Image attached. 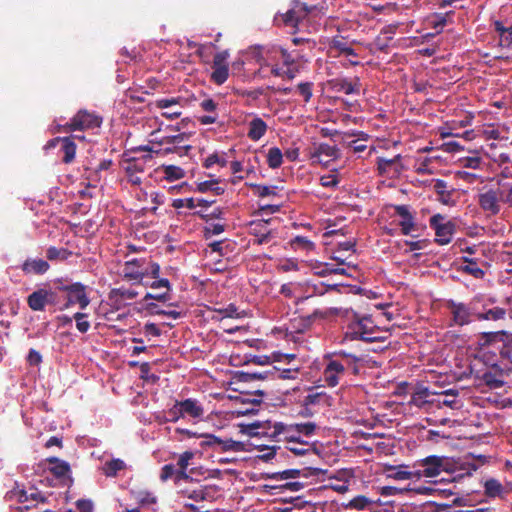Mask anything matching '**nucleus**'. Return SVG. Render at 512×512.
I'll return each mask as SVG.
<instances>
[{
	"label": "nucleus",
	"instance_id": "f257e3e1",
	"mask_svg": "<svg viewBox=\"0 0 512 512\" xmlns=\"http://www.w3.org/2000/svg\"><path fill=\"white\" fill-rule=\"evenodd\" d=\"M346 338L351 340H362L365 342H385L390 333L377 326L371 316H361L352 311L351 322L346 331Z\"/></svg>",
	"mask_w": 512,
	"mask_h": 512
},
{
	"label": "nucleus",
	"instance_id": "f03ea898",
	"mask_svg": "<svg viewBox=\"0 0 512 512\" xmlns=\"http://www.w3.org/2000/svg\"><path fill=\"white\" fill-rule=\"evenodd\" d=\"M487 344L499 352L500 364L493 363L492 368H499L501 374H507L512 367V334L504 331L485 334Z\"/></svg>",
	"mask_w": 512,
	"mask_h": 512
},
{
	"label": "nucleus",
	"instance_id": "7ed1b4c3",
	"mask_svg": "<svg viewBox=\"0 0 512 512\" xmlns=\"http://www.w3.org/2000/svg\"><path fill=\"white\" fill-rule=\"evenodd\" d=\"M102 118L96 113L85 109L79 110L69 122L64 125H57L56 132L83 131L100 127Z\"/></svg>",
	"mask_w": 512,
	"mask_h": 512
},
{
	"label": "nucleus",
	"instance_id": "20e7f679",
	"mask_svg": "<svg viewBox=\"0 0 512 512\" xmlns=\"http://www.w3.org/2000/svg\"><path fill=\"white\" fill-rule=\"evenodd\" d=\"M59 289L62 290V293H66L62 305L59 306L60 311L66 310L76 303L79 304L81 309H85L90 303V299L86 294V287L80 282L69 285L62 282Z\"/></svg>",
	"mask_w": 512,
	"mask_h": 512
},
{
	"label": "nucleus",
	"instance_id": "39448f33",
	"mask_svg": "<svg viewBox=\"0 0 512 512\" xmlns=\"http://www.w3.org/2000/svg\"><path fill=\"white\" fill-rule=\"evenodd\" d=\"M418 466L421 467V469L415 471L417 478H434L439 476L442 472H449L451 470L449 459L437 455H430L421 459L418 461Z\"/></svg>",
	"mask_w": 512,
	"mask_h": 512
},
{
	"label": "nucleus",
	"instance_id": "423d86ee",
	"mask_svg": "<svg viewBox=\"0 0 512 512\" xmlns=\"http://www.w3.org/2000/svg\"><path fill=\"white\" fill-rule=\"evenodd\" d=\"M430 227L435 231V241L439 245H446L451 242L456 231V225L453 221L447 220L442 214H435L429 220Z\"/></svg>",
	"mask_w": 512,
	"mask_h": 512
},
{
	"label": "nucleus",
	"instance_id": "0eeeda50",
	"mask_svg": "<svg viewBox=\"0 0 512 512\" xmlns=\"http://www.w3.org/2000/svg\"><path fill=\"white\" fill-rule=\"evenodd\" d=\"M479 207L489 215L495 216L501 210V191L497 188L483 187L477 196Z\"/></svg>",
	"mask_w": 512,
	"mask_h": 512
},
{
	"label": "nucleus",
	"instance_id": "6e6552de",
	"mask_svg": "<svg viewBox=\"0 0 512 512\" xmlns=\"http://www.w3.org/2000/svg\"><path fill=\"white\" fill-rule=\"evenodd\" d=\"M275 422L270 420L255 421L248 424H239L240 432L252 438L264 437L269 441L278 442V435H274Z\"/></svg>",
	"mask_w": 512,
	"mask_h": 512
},
{
	"label": "nucleus",
	"instance_id": "1a4fd4ad",
	"mask_svg": "<svg viewBox=\"0 0 512 512\" xmlns=\"http://www.w3.org/2000/svg\"><path fill=\"white\" fill-rule=\"evenodd\" d=\"M229 58L228 50L218 52L214 55L212 62V73L210 79L217 85L225 83L229 76V67L227 60Z\"/></svg>",
	"mask_w": 512,
	"mask_h": 512
},
{
	"label": "nucleus",
	"instance_id": "9d476101",
	"mask_svg": "<svg viewBox=\"0 0 512 512\" xmlns=\"http://www.w3.org/2000/svg\"><path fill=\"white\" fill-rule=\"evenodd\" d=\"M494 39L502 48L512 47V19H501L492 22Z\"/></svg>",
	"mask_w": 512,
	"mask_h": 512
},
{
	"label": "nucleus",
	"instance_id": "9b49d317",
	"mask_svg": "<svg viewBox=\"0 0 512 512\" xmlns=\"http://www.w3.org/2000/svg\"><path fill=\"white\" fill-rule=\"evenodd\" d=\"M309 10L304 4H297L294 8L275 17V21H281L284 26L293 29V33L298 31L299 23L307 16Z\"/></svg>",
	"mask_w": 512,
	"mask_h": 512
},
{
	"label": "nucleus",
	"instance_id": "f8f14e48",
	"mask_svg": "<svg viewBox=\"0 0 512 512\" xmlns=\"http://www.w3.org/2000/svg\"><path fill=\"white\" fill-rule=\"evenodd\" d=\"M325 359L327 364L323 371L324 380L329 387H335L339 384L340 377L345 372L344 363L333 357H325Z\"/></svg>",
	"mask_w": 512,
	"mask_h": 512
},
{
	"label": "nucleus",
	"instance_id": "ddd939ff",
	"mask_svg": "<svg viewBox=\"0 0 512 512\" xmlns=\"http://www.w3.org/2000/svg\"><path fill=\"white\" fill-rule=\"evenodd\" d=\"M144 259L134 258L126 261L123 267V276L127 280L135 281L138 284H143V279L148 275V269H141L144 265Z\"/></svg>",
	"mask_w": 512,
	"mask_h": 512
},
{
	"label": "nucleus",
	"instance_id": "4468645a",
	"mask_svg": "<svg viewBox=\"0 0 512 512\" xmlns=\"http://www.w3.org/2000/svg\"><path fill=\"white\" fill-rule=\"evenodd\" d=\"M446 306L452 314L454 324L464 326L471 322L472 313L465 303L450 299L447 301Z\"/></svg>",
	"mask_w": 512,
	"mask_h": 512
},
{
	"label": "nucleus",
	"instance_id": "2eb2a0df",
	"mask_svg": "<svg viewBox=\"0 0 512 512\" xmlns=\"http://www.w3.org/2000/svg\"><path fill=\"white\" fill-rule=\"evenodd\" d=\"M190 486L180 489L178 491L183 497H187L196 502L207 501L212 498L211 487L200 485L198 482L193 480V483H189Z\"/></svg>",
	"mask_w": 512,
	"mask_h": 512
},
{
	"label": "nucleus",
	"instance_id": "dca6fc26",
	"mask_svg": "<svg viewBox=\"0 0 512 512\" xmlns=\"http://www.w3.org/2000/svg\"><path fill=\"white\" fill-rule=\"evenodd\" d=\"M274 435H278L279 441H287L288 443H295L303 445L300 441V435L294 424H284L282 422H275L273 430Z\"/></svg>",
	"mask_w": 512,
	"mask_h": 512
},
{
	"label": "nucleus",
	"instance_id": "f3484780",
	"mask_svg": "<svg viewBox=\"0 0 512 512\" xmlns=\"http://www.w3.org/2000/svg\"><path fill=\"white\" fill-rule=\"evenodd\" d=\"M403 169V165L401 163V155H396L393 158H377V170L380 175H397Z\"/></svg>",
	"mask_w": 512,
	"mask_h": 512
},
{
	"label": "nucleus",
	"instance_id": "a211bd4d",
	"mask_svg": "<svg viewBox=\"0 0 512 512\" xmlns=\"http://www.w3.org/2000/svg\"><path fill=\"white\" fill-rule=\"evenodd\" d=\"M394 210L395 213L402 218V220L399 222L402 234H411L412 231L416 229V224L414 222L413 215L409 211V207L407 205H395Z\"/></svg>",
	"mask_w": 512,
	"mask_h": 512
},
{
	"label": "nucleus",
	"instance_id": "6ab92c4d",
	"mask_svg": "<svg viewBox=\"0 0 512 512\" xmlns=\"http://www.w3.org/2000/svg\"><path fill=\"white\" fill-rule=\"evenodd\" d=\"M181 412L184 417H190L193 419H200L204 415V409L202 405L196 399L188 398L182 401H178Z\"/></svg>",
	"mask_w": 512,
	"mask_h": 512
},
{
	"label": "nucleus",
	"instance_id": "aec40b11",
	"mask_svg": "<svg viewBox=\"0 0 512 512\" xmlns=\"http://www.w3.org/2000/svg\"><path fill=\"white\" fill-rule=\"evenodd\" d=\"M332 88L337 92H343L347 95L360 93V80L355 78V81H349L346 78H337L331 82Z\"/></svg>",
	"mask_w": 512,
	"mask_h": 512
},
{
	"label": "nucleus",
	"instance_id": "412c9836",
	"mask_svg": "<svg viewBox=\"0 0 512 512\" xmlns=\"http://www.w3.org/2000/svg\"><path fill=\"white\" fill-rule=\"evenodd\" d=\"M278 373V369L276 367H272L270 370L260 372V373H248L239 371L236 373L235 378L238 382L248 383L254 380H265V379H275V375Z\"/></svg>",
	"mask_w": 512,
	"mask_h": 512
},
{
	"label": "nucleus",
	"instance_id": "4be33fe9",
	"mask_svg": "<svg viewBox=\"0 0 512 512\" xmlns=\"http://www.w3.org/2000/svg\"><path fill=\"white\" fill-rule=\"evenodd\" d=\"M427 387L418 386L417 389L412 393L409 405L416 406L418 408H425L427 405L433 404L434 400H429L431 395H434Z\"/></svg>",
	"mask_w": 512,
	"mask_h": 512
},
{
	"label": "nucleus",
	"instance_id": "5701e85b",
	"mask_svg": "<svg viewBox=\"0 0 512 512\" xmlns=\"http://www.w3.org/2000/svg\"><path fill=\"white\" fill-rule=\"evenodd\" d=\"M50 268L49 263L43 259L28 258L21 266L25 274L41 275L46 273Z\"/></svg>",
	"mask_w": 512,
	"mask_h": 512
},
{
	"label": "nucleus",
	"instance_id": "b1692460",
	"mask_svg": "<svg viewBox=\"0 0 512 512\" xmlns=\"http://www.w3.org/2000/svg\"><path fill=\"white\" fill-rule=\"evenodd\" d=\"M329 48L338 51L345 56L358 57V53L352 48L351 44L343 36H335L329 41Z\"/></svg>",
	"mask_w": 512,
	"mask_h": 512
},
{
	"label": "nucleus",
	"instance_id": "393cba45",
	"mask_svg": "<svg viewBox=\"0 0 512 512\" xmlns=\"http://www.w3.org/2000/svg\"><path fill=\"white\" fill-rule=\"evenodd\" d=\"M384 471L388 478L397 481L409 480L416 477L415 471L407 470V466L405 465H389L385 467Z\"/></svg>",
	"mask_w": 512,
	"mask_h": 512
},
{
	"label": "nucleus",
	"instance_id": "a878e982",
	"mask_svg": "<svg viewBox=\"0 0 512 512\" xmlns=\"http://www.w3.org/2000/svg\"><path fill=\"white\" fill-rule=\"evenodd\" d=\"M267 129L268 126L266 122L262 118L256 116L249 122L247 136L252 141H258L265 135Z\"/></svg>",
	"mask_w": 512,
	"mask_h": 512
},
{
	"label": "nucleus",
	"instance_id": "bb28decb",
	"mask_svg": "<svg viewBox=\"0 0 512 512\" xmlns=\"http://www.w3.org/2000/svg\"><path fill=\"white\" fill-rule=\"evenodd\" d=\"M313 156L317 157L320 162H329L330 160H335L339 157V149L336 146H331L327 143H320L315 148Z\"/></svg>",
	"mask_w": 512,
	"mask_h": 512
},
{
	"label": "nucleus",
	"instance_id": "cd10ccee",
	"mask_svg": "<svg viewBox=\"0 0 512 512\" xmlns=\"http://www.w3.org/2000/svg\"><path fill=\"white\" fill-rule=\"evenodd\" d=\"M27 305L32 311H44L47 305L44 288H38L27 297Z\"/></svg>",
	"mask_w": 512,
	"mask_h": 512
},
{
	"label": "nucleus",
	"instance_id": "c85d7f7f",
	"mask_svg": "<svg viewBox=\"0 0 512 512\" xmlns=\"http://www.w3.org/2000/svg\"><path fill=\"white\" fill-rule=\"evenodd\" d=\"M62 284V280L58 279L54 282V288H44V293L46 294L47 305L54 307V310H59V306L63 303V298L61 296L62 290L59 289V286Z\"/></svg>",
	"mask_w": 512,
	"mask_h": 512
},
{
	"label": "nucleus",
	"instance_id": "c756f323",
	"mask_svg": "<svg viewBox=\"0 0 512 512\" xmlns=\"http://www.w3.org/2000/svg\"><path fill=\"white\" fill-rule=\"evenodd\" d=\"M253 235L256 237L255 243L266 244L273 237L272 230L268 229V221H262L254 225L252 228Z\"/></svg>",
	"mask_w": 512,
	"mask_h": 512
},
{
	"label": "nucleus",
	"instance_id": "7c9ffc66",
	"mask_svg": "<svg viewBox=\"0 0 512 512\" xmlns=\"http://www.w3.org/2000/svg\"><path fill=\"white\" fill-rule=\"evenodd\" d=\"M46 461L51 464L49 471L56 477L61 478L70 472V465L57 457H49Z\"/></svg>",
	"mask_w": 512,
	"mask_h": 512
},
{
	"label": "nucleus",
	"instance_id": "2f4dec72",
	"mask_svg": "<svg viewBox=\"0 0 512 512\" xmlns=\"http://www.w3.org/2000/svg\"><path fill=\"white\" fill-rule=\"evenodd\" d=\"M466 265L461 267V271L473 276L476 279H482L485 276V272L478 266L477 260L469 257L461 258Z\"/></svg>",
	"mask_w": 512,
	"mask_h": 512
},
{
	"label": "nucleus",
	"instance_id": "473e14b6",
	"mask_svg": "<svg viewBox=\"0 0 512 512\" xmlns=\"http://www.w3.org/2000/svg\"><path fill=\"white\" fill-rule=\"evenodd\" d=\"M60 151L63 153V163L69 164L74 161L76 155V144L71 137H63Z\"/></svg>",
	"mask_w": 512,
	"mask_h": 512
},
{
	"label": "nucleus",
	"instance_id": "72a5a7b5",
	"mask_svg": "<svg viewBox=\"0 0 512 512\" xmlns=\"http://www.w3.org/2000/svg\"><path fill=\"white\" fill-rule=\"evenodd\" d=\"M433 189L438 194V200L443 204H449L451 202L452 192L447 188V182L442 179L433 180Z\"/></svg>",
	"mask_w": 512,
	"mask_h": 512
},
{
	"label": "nucleus",
	"instance_id": "f704fd0d",
	"mask_svg": "<svg viewBox=\"0 0 512 512\" xmlns=\"http://www.w3.org/2000/svg\"><path fill=\"white\" fill-rule=\"evenodd\" d=\"M484 492L490 498L502 497L504 487L497 479L490 478L484 483Z\"/></svg>",
	"mask_w": 512,
	"mask_h": 512
},
{
	"label": "nucleus",
	"instance_id": "c9c22d12",
	"mask_svg": "<svg viewBox=\"0 0 512 512\" xmlns=\"http://www.w3.org/2000/svg\"><path fill=\"white\" fill-rule=\"evenodd\" d=\"M451 14H453L452 11L447 13H435L427 19V23L429 26L435 29V34H439L447 24V18Z\"/></svg>",
	"mask_w": 512,
	"mask_h": 512
},
{
	"label": "nucleus",
	"instance_id": "e433bc0d",
	"mask_svg": "<svg viewBox=\"0 0 512 512\" xmlns=\"http://www.w3.org/2000/svg\"><path fill=\"white\" fill-rule=\"evenodd\" d=\"M475 316H476V319L479 321H483V320L498 321V320H502L505 318L506 310L501 307H494L485 312L477 313Z\"/></svg>",
	"mask_w": 512,
	"mask_h": 512
},
{
	"label": "nucleus",
	"instance_id": "4c0bfd02",
	"mask_svg": "<svg viewBox=\"0 0 512 512\" xmlns=\"http://www.w3.org/2000/svg\"><path fill=\"white\" fill-rule=\"evenodd\" d=\"M126 464L121 459H112L107 461L102 467L103 474L107 477H115L117 473L125 469Z\"/></svg>",
	"mask_w": 512,
	"mask_h": 512
},
{
	"label": "nucleus",
	"instance_id": "58836bf2",
	"mask_svg": "<svg viewBox=\"0 0 512 512\" xmlns=\"http://www.w3.org/2000/svg\"><path fill=\"white\" fill-rule=\"evenodd\" d=\"M219 180L212 179V180H206L203 182H199L196 187V191L205 193L208 191L213 192L215 195H222L225 191L223 187L218 186Z\"/></svg>",
	"mask_w": 512,
	"mask_h": 512
},
{
	"label": "nucleus",
	"instance_id": "ea45409f",
	"mask_svg": "<svg viewBox=\"0 0 512 512\" xmlns=\"http://www.w3.org/2000/svg\"><path fill=\"white\" fill-rule=\"evenodd\" d=\"M301 475V471L299 469H287L279 472L273 473H264V479H272V480H287L290 478H298Z\"/></svg>",
	"mask_w": 512,
	"mask_h": 512
},
{
	"label": "nucleus",
	"instance_id": "a19ab883",
	"mask_svg": "<svg viewBox=\"0 0 512 512\" xmlns=\"http://www.w3.org/2000/svg\"><path fill=\"white\" fill-rule=\"evenodd\" d=\"M72 255V252L65 248L50 246L46 251V257L50 261H65Z\"/></svg>",
	"mask_w": 512,
	"mask_h": 512
},
{
	"label": "nucleus",
	"instance_id": "79ce46f5",
	"mask_svg": "<svg viewBox=\"0 0 512 512\" xmlns=\"http://www.w3.org/2000/svg\"><path fill=\"white\" fill-rule=\"evenodd\" d=\"M218 451L220 452H244L247 451L245 444L240 441H235L232 439H221L220 445L218 447Z\"/></svg>",
	"mask_w": 512,
	"mask_h": 512
},
{
	"label": "nucleus",
	"instance_id": "37998d69",
	"mask_svg": "<svg viewBox=\"0 0 512 512\" xmlns=\"http://www.w3.org/2000/svg\"><path fill=\"white\" fill-rule=\"evenodd\" d=\"M373 505V501L366 496L359 495L351 499L345 508L356 509V510H368Z\"/></svg>",
	"mask_w": 512,
	"mask_h": 512
},
{
	"label": "nucleus",
	"instance_id": "c03bdc74",
	"mask_svg": "<svg viewBox=\"0 0 512 512\" xmlns=\"http://www.w3.org/2000/svg\"><path fill=\"white\" fill-rule=\"evenodd\" d=\"M283 163V153L278 147H271L267 153V164L271 169L279 168Z\"/></svg>",
	"mask_w": 512,
	"mask_h": 512
},
{
	"label": "nucleus",
	"instance_id": "a18cd8bd",
	"mask_svg": "<svg viewBox=\"0 0 512 512\" xmlns=\"http://www.w3.org/2000/svg\"><path fill=\"white\" fill-rule=\"evenodd\" d=\"M164 178L169 181L179 180L185 177V171L176 165H163Z\"/></svg>",
	"mask_w": 512,
	"mask_h": 512
},
{
	"label": "nucleus",
	"instance_id": "49530a36",
	"mask_svg": "<svg viewBox=\"0 0 512 512\" xmlns=\"http://www.w3.org/2000/svg\"><path fill=\"white\" fill-rule=\"evenodd\" d=\"M255 448L260 451H264L263 454L259 455L258 458L263 461H269L277 456V451L280 450V447L277 446H268L262 444H252Z\"/></svg>",
	"mask_w": 512,
	"mask_h": 512
},
{
	"label": "nucleus",
	"instance_id": "de8ad7c7",
	"mask_svg": "<svg viewBox=\"0 0 512 512\" xmlns=\"http://www.w3.org/2000/svg\"><path fill=\"white\" fill-rule=\"evenodd\" d=\"M254 395L258 396V398H250L249 394H243L241 392L240 396H236L235 400L239 401L242 404H250L252 406H259L262 403L261 397L264 395V392L262 390H255L253 392Z\"/></svg>",
	"mask_w": 512,
	"mask_h": 512
},
{
	"label": "nucleus",
	"instance_id": "09e8293b",
	"mask_svg": "<svg viewBox=\"0 0 512 512\" xmlns=\"http://www.w3.org/2000/svg\"><path fill=\"white\" fill-rule=\"evenodd\" d=\"M291 246L295 249H302L305 251H312L315 249V244L304 236H296L291 241Z\"/></svg>",
	"mask_w": 512,
	"mask_h": 512
},
{
	"label": "nucleus",
	"instance_id": "8fccbe9b",
	"mask_svg": "<svg viewBox=\"0 0 512 512\" xmlns=\"http://www.w3.org/2000/svg\"><path fill=\"white\" fill-rule=\"evenodd\" d=\"M215 312L219 314L220 318H240L242 313L238 311V307L231 303L225 308L215 309Z\"/></svg>",
	"mask_w": 512,
	"mask_h": 512
},
{
	"label": "nucleus",
	"instance_id": "3c124183",
	"mask_svg": "<svg viewBox=\"0 0 512 512\" xmlns=\"http://www.w3.org/2000/svg\"><path fill=\"white\" fill-rule=\"evenodd\" d=\"M17 496H18V501L21 503L28 502L29 500L40 501V502L46 501V497L42 496L41 493L38 491H32V492L28 493L25 490H21L18 492Z\"/></svg>",
	"mask_w": 512,
	"mask_h": 512
},
{
	"label": "nucleus",
	"instance_id": "603ef678",
	"mask_svg": "<svg viewBox=\"0 0 512 512\" xmlns=\"http://www.w3.org/2000/svg\"><path fill=\"white\" fill-rule=\"evenodd\" d=\"M250 187L253 189L254 194L257 196L263 198L268 196H276V187H270L266 185H260V184H250Z\"/></svg>",
	"mask_w": 512,
	"mask_h": 512
},
{
	"label": "nucleus",
	"instance_id": "864d4df0",
	"mask_svg": "<svg viewBox=\"0 0 512 512\" xmlns=\"http://www.w3.org/2000/svg\"><path fill=\"white\" fill-rule=\"evenodd\" d=\"M313 86L312 82H301L297 85V91L303 97L305 103H308L313 96Z\"/></svg>",
	"mask_w": 512,
	"mask_h": 512
},
{
	"label": "nucleus",
	"instance_id": "5fc2aeb1",
	"mask_svg": "<svg viewBox=\"0 0 512 512\" xmlns=\"http://www.w3.org/2000/svg\"><path fill=\"white\" fill-rule=\"evenodd\" d=\"M482 158L479 156L464 157L458 160V164L463 168L479 169Z\"/></svg>",
	"mask_w": 512,
	"mask_h": 512
},
{
	"label": "nucleus",
	"instance_id": "6e6d98bb",
	"mask_svg": "<svg viewBox=\"0 0 512 512\" xmlns=\"http://www.w3.org/2000/svg\"><path fill=\"white\" fill-rule=\"evenodd\" d=\"M188 137L189 135L187 133H179L177 135L162 137L160 140L157 141V143L160 145L173 144L174 146H176L182 143L183 141L187 140Z\"/></svg>",
	"mask_w": 512,
	"mask_h": 512
},
{
	"label": "nucleus",
	"instance_id": "4d7b16f0",
	"mask_svg": "<svg viewBox=\"0 0 512 512\" xmlns=\"http://www.w3.org/2000/svg\"><path fill=\"white\" fill-rule=\"evenodd\" d=\"M327 398L328 397L325 392L310 393L304 397L303 404L310 405V406L315 405V404H320L321 402H325L327 400Z\"/></svg>",
	"mask_w": 512,
	"mask_h": 512
},
{
	"label": "nucleus",
	"instance_id": "13d9d810",
	"mask_svg": "<svg viewBox=\"0 0 512 512\" xmlns=\"http://www.w3.org/2000/svg\"><path fill=\"white\" fill-rule=\"evenodd\" d=\"M194 215L198 216L202 220L208 222L211 219H221L223 216V209L220 207L214 208L210 213H206L205 211H196Z\"/></svg>",
	"mask_w": 512,
	"mask_h": 512
},
{
	"label": "nucleus",
	"instance_id": "bf43d9fd",
	"mask_svg": "<svg viewBox=\"0 0 512 512\" xmlns=\"http://www.w3.org/2000/svg\"><path fill=\"white\" fill-rule=\"evenodd\" d=\"M87 314L77 312L74 314L73 319L76 321V327L79 332L86 333L90 328V323L86 320Z\"/></svg>",
	"mask_w": 512,
	"mask_h": 512
},
{
	"label": "nucleus",
	"instance_id": "052dcab7",
	"mask_svg": "<svg viewBox=\"0 0 512 512\" xmlns=\"http://www.w3.org/2000/svg\"><path fill=\"white\" fill-rule=\"evenodd\" d=\"M126 173H141L144 171V163L135 158L126 161L124 167Z\"/></svg>",
	"mask_w": 512,
	"mask_h": 512
},
{
	"label": "nucleus",
	"instance_id": "680f3d73",
	"mask_svg": "<svg viewBox=\"0 0 512 512\" xmlns=\"http://www.w3.org/2000/svg\"><path fill=\"white\" fill-rule=\"evenodd\" d=\"M158 306L154 303H151L148 305V309L156 314V315H163V316H168V317H171L173 319H178L181 317V312L179 311H175V310H160V309H157Z\"/></svg>",
	"mask_w": 512,
	"mask_h": 512
},
{
	"label": "nucleus",
	"instance_id": "e2e57ef3",
	"mask_svg": "<svg viewBox=\"0 0 512 512\" xmlns=\"http://www.w3.org/2000/svg\"><path fill=\"white\" fill-rule=\"evenodd\" d=\"M295 427L298 430V434L305 435V436H311L314 434L316 430V424L313 422H307V423H296L294 424Z\"/></svg>",
	"mask_w": 512,
	"mask_h": 512
},
{
	"label": "nucleus",
	"instance_id": "0e129e2a",
	"mask_svg": "<svg viewBox=\"0 0 512 512\" xmlns=\"http://www.w3.org/2000/svg\"><path fill=\"white\" fill-rule=\"evenodd\" d=\"M214 164L225 167L227 165V160L225 158L219 157L217 153H213L205 159L203 166L205 168H211Z\"/></svg>",
	"mask_w": 512,
	"mask_h": 512
},
{
	"label": "nucleus",
	"instance_id": "69168bd1",
	"mask_svg": "<svg viewBox=\"0 0 512 512\" xmlns=\"http://www.w3.org/2000/svg\"><path fill=\"white\" fill-rule=\"evenodd\" d=\"M166 420L169 422H177L180 418H183V413L179 407L178 401L166 412Z\"/></svg>",
	"mask_w": 512,
	"mask_h": 512
},
{
	"label": "nucleus",
	"instance_id": "338daca9",
	"mask_svg": "<svg viewBox=\"0 0 512 512\" xmlns=\"http://www.w3.org/2000/svg\"><path fill=\"white\" fill-rule=\"evenodd\" d=\"M225 231V225L220 223L211 224L204 228V237L209 239L213 235H219Z\"/></svg>",
	"mask_w": 512,
	"mask_h": 512
},
{
	"label": "nucleus",
	"instance_id": "774afa93",
	"mask_svg": "<svg viewBox=\"0 0 512 512\" xmlns=\"http://www.w3.org/2000/svg\"><path fill=\"white\" fill-rule=\"evenodd\" d=\"M502 203L512 206V183L499 187Z\"/></svg>",
	"mask_w": 512,
	"mask_h": 512
}]
</instances>
